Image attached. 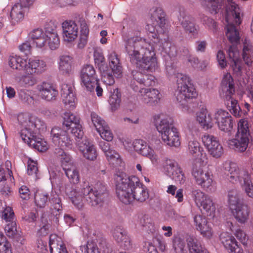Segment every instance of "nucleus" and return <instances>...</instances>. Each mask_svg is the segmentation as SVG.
Instances as JSON below:
<instances>
[{
    "label": "nucleus",
    "instance_id": "42",
    "mask_svg": "<svg viewBox=\"0 0 253 253\" xmlns=\"http://www.w3.org/2000/svg\"><path fill=\"white\" fill-rule=\"evenodd\" d=\"M72 58L71 56L67 55H62L60 57L59 63V70L63 74H69L72 71Z\"/></svg>",
    "mask_w": 253,
    "mask_h": 253
},
{
    "label": "nucleus",
    "instance_id": "2",
    "mask_svg": "<svg viewBox=\"0 0 253 253\" xmlns=\"http://www.w3.org/2000/svg\"><path fill=\"white\" fill-rule=\"evenodd\" d=\"M116 192L119 199L126 205L134 200L143 203L148 199L149 195L147 188L135 176H127L123 174L115 177Z\"/></svg>",
    "mask_w": 253,
    "mask_h": 253
},
{
    "label": "nucleus",
    "instance_id": "54",
    "mask_svg": "<svg viewBox=\"0 0 253 253\" xmlns=\"http://www.w3.org/2000/svg\"><path fill=\"white\" fill-rule=\"evenodd\" d=\"M199 207H202L207 212H210V215H211V212L215 210V205L212 200L208 195L206 196L204 200H203L202 203L199 204Z\"/></svg>",
    "mask_w": 253,
    "mask_h": 253
},
{
    "label": "nucleus",
    "instance_id": "25",
    "mask_svg": "<svg viewBox=\"0 0 253 253\" xmlns=\"http://www.w3.org/2000/svg\"><path fill=\"white\" fill-rule=\"evenodd\" d=\"M220 239L224 248L229 253H243L241 246L238 244L232 235L227 232L222 233L220 235Z\"/></svg>",
    "mask_w": 253,
    "mask_h": 253
},
{
    "label": "nucleus",
    "instance_id": "35",
    "mask_svg": "<svg viewBox=\"0 0 253 253\" xmlns=\"http://www.w3.org/2000/svg\"><path fill=\"white\" fill-rule=\"evenodd\" d=\"M4 231L7 236L16 240L21 244H23L24 239L18 232L15 222H7L4 227Z\"/></svg>",
    "mask_w": 253,
    "mask_h": 253
},
{
    "label": "nucleus",
    "instance_id": "40",
    "mask_svg": "<svg viewBox=\"0 0 253 253\" xmlns=\"http://www.w3.org/2000/svg\"><path fill=\"white\" fill-rule=\"evenodd\" d=\"M63 169L71 183L76 184L79 182V173L77 168L73 164L68 166H64Z\"/></svg>",
    "mask_w": 253,
    "mask_h": 253
},
{
    "label": "nucleus",
    "instance_id": "27",
    "mask_svg": "<svg viewBox=\"0 0 253 253\" xmlns=\"http://www.w3.org/2000/svg\"><path fill=\"white\" fill-rule=\"evenodd\" d=\"M193 219L196 229L200 231L204 237L208 238L211 237L212 230L206 217L201 214H196L194 216Z\"/></svg>",
    "mask_w": 253,
    "mask_h": 253
},
{
    "label": "nucleus",
    "instance_id": "3",
    "mask_svg": "<svg viewBox=\"0 0 253 253\" xmlns=\"http://www.w3.org/2000/svg\"><path fill=\"white\" fill-rule=\"evenodd\" d=\"M65 192L78 209L83 207V198L90 206L95 207L101 203L107 196L106 187L102 183L97 184L94 188L88 185L84 187L81 191L82 195L75 189L70 190L67 188Z\"/></svg>",
    "mask_w": 253,
    "mask_h": 253
},
{
    "label": "nucleus",
    "instance_id": "15",
    "mask_svg": "<svg viewBox=\"0 0 253 253\" xmlns=\"http://www.w3.org/2000/svg\"><path fill=\"white\" fill-rule=\"evenodd\" d=\"M179 13V20L185 32L190 34L194 38H197L198 34L199 26L195 23L194 18L190 15L184 8H180Z\"/></svg>",
    "mask_w": 253,
    "mask_h": 253
},
{
    "label": "nucleus",
    "instance_id": "21",
    "mask_svg": "<svg viewBox=\"0 0 253 253\" xmlns=\"http://www.w3.org/2000/svg\"><path fill=\"white\" fill-rule=\"evenodd\" d=\"M132 145L138 154L149 158L154 164L158 163L157 155L146 141L142 139H136L133 141Z\"/></svg>",
    "mask_w": 253,
    "mask_h": 253
},
{
    "label": "nucleus",
    "instance_id": "62",
    "mask_svg": "<svg viewBox=\"0 0 253 253\" xmlns=\"http://www.w3.org/2000/svg\"><path fill=\"white\" fill-rule=\"evenodd\" d=\"M94 240H95L96 243H98L100 250H102L104 253H110L111 252V249L109 248L106 240L101 235H98Z\"/></svg>",
    "mask_w": 253,
    "mask_h": 253
},
{
    "label": "nucleus",
    "instance_id": "13",
    "mask_svg": "<svg viewBox=\"0 0 253 253\" xmlns=\"http://www.w3.org/2000/svg\"><path fill=\"white\" fill-rule=\"evenodd\" d=\"M20 134L25 143L38 151L43 152L48 149L47 142L36 135L34 131H28L26 129L20 131Z\"/></svg>",
    "mask_w": 253,
    "mask_h": 253
},
{
    "label": "nucleus",
    "instance_id": "50",
    "mask_svg": "<svg viewBox=\"0 0 253 253\" xmlns=\"http://www.w3.org/2000/svg\"><path fill=\"white\" fill-rule=\"evenodd\" d=\"M80 250L84 253H100L94 239L88 241L85 245L81 246Z\"/></svg>",
    "mask_w": 253,
    "mask_h": 253
},
{
    "label": "nucleus",
    "instance_id": "30",
    "mask_svg": "<svg viewBox=\"0 0 253 253\" xmlns=\"http://www.w3.org/2000/svg\"><path fill=\"white\" fill-rule=\"evenodd\" d=\"M63 37L68 42L74 41L78 35V27L75 22L65 21L62 23Z\"/></svg>",
    "mask_w": 253,
    "mask_h": 253
},
{
    "label": "nucleus",
    "instance_id": "59",
    "mask_svg": "<svg viewBox=\"0 0 253 253\" xmlns=\"http://www.w3.org/2000/svg\"><path fill=\"white\" fill-rule=\"evenodd\" d=\"M91 118L92 122L97 131L100 130L104 126L107 125L104 120L102 119L100 117L98 116V115L95 113H92L91 114Z\"/></svg>",
    "mask_w": 253,
    "mask_h": 253
},
{
    "label": "nucleus",
    "instance_id": "47",
    "mask_svg": "<svg viewBox=\"0 0 253 253\" xmlns=\"http://www.w3.org/2000/svg\"><path fill=\"white\" fill-rule=\"evenodd\" d=\"M64 148H56L54 150V154L56 157L60 160L61 166L64 168V166L72 165L70 156L65 152Z\"/></svg>",
    "mask_w": 253,
    "mask_h": 253
},
{
    "label": "nucleus",
    "instance_id": "17",
    "mask_svg": "<svg viewBox=\"0 0 253 253\" xmlns=\"http://www.w3.org/2000/svg\"><path fill=\"white\" fill-rule=\"evenodd\" d=\"M214 119L220 130L230 133L233 122L228 112L222 109H217L214 114Z\"/></svg>",
    "mask_w": 253,
    "mask_h": 253
},
{
    "label": "nucleus",
    "instance_id": "46",
    "mask_svg": "<svg viewBox=\"0 0 253 253\" xmlns=\"http://www.w3.org/2000/svg\"><path fill=\"white\" fill-rule=\"evenodd\" d=\"M163 49L165 51L166 53L170 57H174L177 54V48L176 46L172 44L169 40V37L167 36L164 40V42H162Z\"/></svg>",
    "mask_w": 253,
    "mask_h": 253
},
{
    "label": "nucleus",
    "instance_id": "61",
    "mask_svg": "<svg viewBox=\"0 0 253 253\" xmlns=\"http://www.w3.org/2000/svg\"><path fill=\"white\" fill-rule=\"evenodd\" d=\"M206 196L207 195L200 189H194L192 191V198L197 206H199V204L202 203Z\"/></svg>",
    "mask_w": 253,
    "mask_h": 253
},
{
    "label": "nucleus",
    "instance_id": "19",
    "mask_svg": "<svg viewBox=\"0 0 253 253\" xmlns=\"http://www.w3.org/2000/svg\"><path fill=\"white\" fill-rule=\"evenodd\" d=\"M132 75L133 79L131 81L130 86L136 92L141 88L136 83L146 86H152L155 83V77L151 75L144 74L140 71H133Z\"/></svg>",
    "mask_w": 253,
    "mask_h": 253
},
{
    "label": "nucleus",
    "instance_id": "18",
    "mask_svg": "<svg viewBox=\"0 0 253 253\" xmlns=\"http://www.w3.org/2000/svg\"><path fill=\"white\" fill-rule=\"evenodd\" d=\"M138 92L140 100L148 106H155L160 101L161 95L156 88H141Z\"/></svg>",
    "mask_w": 253,
    "mask_h": 253
},
{
    "label": "nucleus",
    "instance_id": "39",
    "mask_svg": "<svg viewBox=\"0 0 253 253\" xmlns=\"http://www.w3.org/2000/svg\"><path fill=\"white\" fill-rule=\"evenodd\" d=\"M31 131L36 132V135L46 130V126L44 122L41 119L34 116H31L29 121Z\"/></svg>",
    "mask_w": 253,
    "mask_h": 253
},
{
    "label": "nucleus",
    "instance_id": "14",
    "mask_svg": "<svg viewBox=\"0 0 253 253\" xmlns=\"http://www.w3.org/2000/svg\"><path fill=\"white\" fill-rule=\"evenodd\" d=\"M82 86L88 91L94 90L95 85L97 84V76L92 65H84L81 72Z\"/></svg>",
    "mask_w": 253,
    "mask_h": 253
},
{
    "label": "nucleus",
    "instance_id": "45",
    "mask_svg": "<svg viewBox=\"0 0 253 253\" xmlns=\"http://www.w3.org/2000/svg\"><path fill=\"white\" fill-rule=\"evenodd\" d=\"M121 102V93L118 88L114 89L109 99L112 111H115L118 109Z\"/></svg>",
    "mask_w": 253,
    "mask_h": 253
},
{
    "label": "nucleus",
    "instance_id": "22",
    "mask_svg": "<svg viewBox=\"0 0 253 253\" xmlns=\"http://www.w3.org/2000/svg\"><path fill=\"white\" fill-rule=\"evenodd\" d=\"M165 173L173 180L180 184H183L185 181V176L181 168L178 164L173 161L168 160L164 167Z\"/></svg>",
    "mask_w": 253,
    "mask_h": 253
},
{
    "label": "nucleus",
    "instance_id": "29",
    "mask_svg": "<svg viewBox=\"0 0 253 253\" xmlns=\"http://www.w3.org/2000/svg\"><path fill=\"white\" fill-rule=\"evenodd\" d=\"M38 89L40 96L47 101L55 100L58 94V90L51 84L46 82L38 85Z\"/></svg>",
    "mask_w": 253,
    "mask_h": 253
},
{
    "label": "nucleus",
    "instance_id": "1",
    "mask_svg": "<svg viewBox=\"0 0 253 253\" xmlns=\"http://www.w3.org/2000/svg\"><path fill=\"white\" fill-rule=\"evenodd\" d=\"M130 62L141 71H155L157 66L153 46L145 39L132 37L124 40Z\"/></svg>",
    "mask_w": 253,
    "mask_h": 253
},
{
    "label": "nucleus",
    "instance_id": "52",
    "mask_svg": "<svg viewBox=\"0 0 253 253\" xmlns=\"http://www.w3.org/2000/svg\"><path fill=\"white\" fill-rule=\"evenodd\" d=\"M140 224L148 232H152L155 230L152 219L148 215L145 214L142 216L140 219Z\"/></svg>",
    "mask_w": 253,
    "mask_h": 253
},
{
    "label": "nucleus",
    "instance_id": "49",
    "mask_svg": "<svg viewBox=\"0 0 253 253\" xmlns=\"http://www.w3.org/2000/svg\"><path fill=\"white\" fill-rule=\"evenodd\" d=\"M252 177L253 175L249 174L240 184L247 195L253 199V184L251 180Z\"/></svg>",
    "mask_w": 253,
    "mask_h": 253
},
{
    "label": "nucleus",
    "instance_id": "41",
    "mask_svg": "<svg viewBox=\"0 0 253 253\" xmlns=\"http://www.w3.org/2000/svg\"><path fill=\"white\" fill-rule=\"evenodd\" d=\"M201 4L207 8L211 13L217 12L221 8L223 0H201Z\"/></svg>",
    "mask_w": 253,
    "mask_h": 253
},
{
    "label": "nucleus",
    "instance_id": "43",
    "mask_svg": "<svg viewBox=\"0 0 253 253\" xmlns=\"http://www.w3.org/2000/svg\"><path fill=\"white\" fill-rule=\"evenodd\" d=\"M187 245L190 253H209L206 249L203 248L197 239L189 237L187 239Z\"/></svg>",
    "mask_w": 253,
    "mask_h": 253
},
{
    "label": "nucleus",
    "instance_id": "6",
    "mask_svg": "<svg viewBox=\"0 0 253 253\" xmlns=\"http://www.w3.org/2000/svg\"><path fill=\"white\" fill-rule=\"evenodd\" d=\"M226 14L225 20L227 23L226 26V36L231 43H237L240 40L239 31L233 23L239 25L242 23V10L239 5L233 0H227Z\"/></svg>",
    "mask_w": 253,
    "mask_h": 253
},
{
    "label": "nucleus",
    "instance_id": "31",
    "mask_svg": "<svg viewBox=\"0 0 253 253\" xmlns=\"http://www.w3.org/2000/svg\"><path fill=\"white\" fill-rule=\"evenodd\" d=\"M150 18L153 24L163 28L166 23L165 13L160 7H153L150 10Z\"/></svg>",
    "mask_w": 253,
    "mask_h": 253
},
{
    "label": "nucleus",
    "instance_id": "33",
    "mask_svg": "<svg viewBox=\"0 0 253 253\" xmlns=\"http://www.w3.org/2000/svg\"><path fill=\"white\" fill-rule=\"evenodd\" d=\"M29 37L38 48L44 47L46 43L45 30L44 32L42 29H34L30 33Z\"/></svg>",
    "mask_w": 253,
    "mask_h": 253
},
{
    "label": "nucleus",
    "instance_id": "63",
    "mask_svg": "<svg viewBox=\"0 0 253 253\" xmlns=\"http://www.w3.org/2000/svg\"><path fill=\"white\" fill-rule=\"evenodd\" d=\"M202 18L203 24L209 30L215 31L217 29V23L212 18L203 15Z\"/></svg>",
    "mask_w": 253,
    "mask_h": 253
},
{
    "label": "nucleus",
    "instance_id": "58",
    "mask_svg": "<svg viewBox=\"0 0 253 253\" xmlns=\"http://www.w3.org/2000/svg\"><path fill=\"white\" fill-rule=\"evenodd\" d=\"M100 136L107 141H111L113 138V135L107 125L104 126L100 130H97Z\"/></svg>",
    "mask_w": 253,
    "mask_h": 253
},
{
    "label": "nucleus",
    "instance_id": "37",
    "mask_svg": "<svg viewBox=\"0 0 253 253\" xmlns=\"http://www.w3.org/2000/svg\"><path fill=\"white\" fill-rule=\"evenodd\" d=\"M109 66L112 69L114 74L119 77L122 73V66L118 55L114 52L110 53L109 56Z\"/></svg>",
    "mask_w": 253,
    "mask_h": 253
},
{
    "label": "nucleus",
    "instance_id": "5",
    "mask_svg": "<svg viewBox=\"0 0 253 253\" xmlns=\"http://www.w3.org/2000/svg\"><path fill=\"white\" fill-rule=\"evenodd\" d=\"M8 65L13 70L30 75H40L46 69V64L42 60L36 58L25 59L16 55L9 57Z\"/></svg>",
    "mask_w": 253,
    "mask_h": 253
},
{
    "label": "nucleus",
    "instance_id": "48",
    "mask_svg": "<svg viewBox=\"0 0 253 253\" xmlns=\"http://www.w3.org/2000/svg\"><path fill=\"white\" fill-rule=\"evenodd\" d=\"M172 244L176 253H185L186 252L185 241L179 236L174 235L173 236Z\"/></svg>",
    "mask_w": 253,
    "mask_h": 253
},
{
    "label": "nucleus",
    "instance_id": "53",
    "mask_svg": "<svg viewBox=\"0 0 253 253\" xmlns=\"http://www.w3.org/2000/svg\"><path fill=\"white\" fill-rule=\"evenodd\" d=\"M72 129L71 132L76 139L77 144L78 145V142L81 143L84 138V132L82 125L80 123L77 124L70 127Z\"/></svg>",
    "mask_w": 253,
    "mask_h": 253
},
{
    "label": "nucleus",
    "instance_id": "55",
    "mask_svg": "<svg viewBox=\"0 0 253 253\" xmlns=\"http://www.w3.org/2000/svg\"><path fill=\"white\" fill-rule=\"evenodd\" d=\"M167 192L172 196L175 195L177 202L181 203L183 201V190L181 188L177 190V187L175 185H170L168 187Z\"/></svg>",
    "mask_w": 253,
    "mask_h": 253
},
{
    "label": "nucleus",
    "instance_id": "60",
    "mask_svg": "<svg viewBox=\"0 0 253 253\" xmlns=\"http://www.w3.org/2000/svg\"><path fill=\"white\" fill-rule=\"evenodd\" d=\"M202 147L200 146V143L197 140H191L188 143V149L189 153L192 155L198 156L199 154L200 153L201 149Z\"/></svg>",
    "mask_w": 253,
    "mask_h": 253
},
{
    "label": "nucleus",
    "instance_id": "64",
    "mask_svg": "<svg viewBox=\"0 0 253 253\" xmlns=\"http://www.w3.org/2000/svg\"><path fill=\"white\" fill-rule=\"evenodd\" d=\"M105 155L107 160L110 163H114L115 162L121 161L119 154L114 150L111 149Z\"/></svg>",
    "mask_w": 253,
    "mask_h": 253
},
{
    "label": "nucleus",
    "instance_id": "23",
    "mask_svg": "<svg viewBox=\"0 0 253 253\" xmlns=\"http://www.w3.org/2000/svg\"><path fill=\"white\" fill-rule=\"evenodd\" d=\"M46 43L51 50H55L59 47L60 40L54 23L49 22L44 27Z\"/></svg>",
    "mask_w": 253,
    "mask_h": 253
},
{
    "label": "nucleus",
    "instance_id": "51",
    "mask_svg": "<svg viewBox=\"0 0 253 253\" xmlns=\"http://www.w3.org/2000/svg\"><path fill=\"white\" fill-rule=\"evenodd\" d=\"M228 202L230 209L241 204L240 203L239 192L237 189H231L228 191Z\"/></svg>",
    "mask_w": 253,
    "mask_h": 253
},
{
    "label": "nucleus",
    "instance_id": "9",
    "mask_svg": "<svg viewBox=\"0 0 253 253\" xmlns=\"http://www.w3.org/2000/svg\"><path fill=\"white\" fill-rule=\"evenodd\" d=\"M35 202L37 206L40 208H44L49 202L51 214L54 216L55 221H58L62 211V204L57 193L52 191L49 197L47 193L37 192L35 195Z\"/></svg>",
    "mask_w": 253,
    "mask_h": 253
},
{
    "label": "nucleus",
    "instance_id": "34",
    "mask_svg": "<svg viewBox=\"0 0 253 253\" xmlns=\"http://www.w3.org/2000/svg\"><path fill=\"white\" fill-rule=\"evenodd\" d=\"M197 121L204 128L208 129L212 126V119L207 109L202 108L197 113Z\"/></svg>",
    "mask_w": 253,
    "mask_h": 253
},
{
    "label": "nucleus",
    "instance_id": "20",
    "mask_svg": "<svg viewBox=\"0 0 253 253\" xmlns=\"http://www.w3.org/2000/svg\"><path fill=\"white\" fill-rule=\"evenodd\" d=\"M51 136L53 142L60 148L70 147L72 144L68 133L66 130H64L58 127H54L51 130Z\"/></svg>",
    "mask_w": 253,
    "mask_h": 253
},
{
    "label": "nucleus",
    "instance_id": "11",
    "mask_svg": "<svg viewBox=\"0 0 253 253\" xmlns=\"http://www.w3.org/2000/svg\"><path fill=\"white\" fill-rule=\"evenodd\" d=\"M177 90L176 99L181 105H185L187 100L195 98L197 93L190 84L189 78L181 73L176 74Z\"/></svg>",
    "mask_w": 253,
    "mask_h": 253
},
{
    "label": "nucleus",
    "instance_id": "56",
    "mask_svg": "<svg viewBox=\"0 0 253 253\" xmlns=\"http://www.w3.org/2000/svg\"><path fill=\"white\" fill-rule=\"evenodd\" d=\"M31 119V117H29L27 114L24 113H20L17 116L18 121L20 125L23 126L21 131L24 129H27L28 131H31L30 128V125L29 121Z\"/></svg>",
    "mask_w": 253,
    "mask_h": 253
},
{
    "label": "nucleus",
    "instance_id": "57",
    "mask_svg": "<svg viewBox=\"0 0 253 253\" xmlns=\"http://www.w3.org/2000/svg\"><path fill=\"white\" fill-rule=\"evenodd\" d=\"M20 84L25 87L33 86L37 83L36 79L32 75L25 74L20 79Z\"/></svg>",
    "mask_w": 253,
    "mask_h": 253
},
{
    "label": "nucleus",
    "instance_id": "38",
    "mask_svg": "<svg viewBox=\"0 0 253 253\" xmlns=\"http://www.w3.org/2000/svg\"><path fill=\"white\" fill-rule=\"evenodd\" d=\"M242 58L245 64L248 67H251L253 64V46L247 42H244Z\"/></svg>",
    "mask_w": 253,
    "mask_h": 253
},
{
    "label": "nucleus",
    "instance_id": "28",
    "mask_svg": "<svg viewBox=\"0 0 253 253\" xmlns=\"http://www.w3.org/2000/svg\"><path fill=\"white\" fill-rule=\"evenodd\" d=\"M78 146L85 158L90 161L96 160L97 156L96 149L90 141L84 138L81 143L78 142Z\"/></svg>",
    "mask_w": 253,
    "mask_h": 253
},
{
    "label": "nucleus",
    "instance_id": "4",
    "mask_svg": "<svg viewBox=\"0 0 253 253\" xmlns=\"http://www.w3.org/2000/svg\"><path fill=\"white\" fill-rule=\"evenodd\" d=\"M162 117H163L162 115H155L154 120L163 142L171 147H179L181 143L180 135L177 129L173 126V119L168 116Z\"/></svg>",
    "mask_w": 253,
    "mask_h": 253
},
{
    "label": "nucleus",
    "instance_id": "16",
    "mask_svg": "<svg viewBox=\"0 0 253 253\" xmlns=\"http://www.w3.org/2000/svg\"><path fill=\"white\" fill-rule=\"evenodd\" d=\"M202 140L209 154L212 157L218 158L223 154V147L216 137L205 134L202 137Z\"/></svg>",
    "mask_w": 253,
    "mask_h": 253
},
{
    "label": "nucleus",
    "instance_id": "26",
    "mask_svg": "<svg viewBox=\"0 0 253 253\" xmlns=\"http://www.w3.org/2000/svg\"><path fill=\"white\" fill-rule=\"evenodd\" d=\"M113 236L120 247L124 250H130L132 248L131 240L127 232L119 227L115 228Z\"/></svg>",
    "mask_w": 253,
    "mask_h": 253
},
{
    "label": "nucleus",
    "instance_id": "32",
    "mask_svg": "<svg viewBox=\"0 0 253 253\" xmlns=\"http://www.w3.org/2000/svg\"><path fill=\"white\" fill-rule=\"evenodd\" d=\"M231 209L235 218L238 222L244 223L247 221L250 212L249 207L247 205L242 203Z\"/></svg>",
    "mask_w": 253,
    "mask_h": 253
},
{
    "label": "nucleus",
    "instance_id": "7",
    "mask_svg": "<svg viewBox=\"0 0 253 253\" xmlns=\"http://www.w3.org/2000/svg\"><path fill=\"white\" fill-rule=\"evenodd\" d=\"M235 88L233 78L230 73L224 75L221 83L220 95L228 109L236 117H241L242 112L238 101L233 97Z\"/></svg>",
    "mask_w": 253,
    "mask_h": 253
},
{
    "label": "nucleus",
    "instance_id": "12",
    "mask_svg": "<svg viewBox=\"0 0 253 253\" xmlns=\"http://www.w3.org/2000/svg\"><path fill=\"white\" fill-rule=\"evenodd\" d=\"M224 173L230 182L240 183L249 174L253 175V165L247 169H239L237 166L231 162H225L223 166Z\"/></svg>",
    "mask_w": 253,
    "mask_h": 253
},
{
    "label": "nucleus",
    "instance_id": "10",
    "mask_svg": "<svg viewBox=\"0 0 253 253\" xmlns=\"http://www.w3.org/2000/svg\"><path fill=\"white\" fill-rule=\"evenodd\" d=\"M201 161L196 160L192 166L191 175L195 183L204 190H211L213 184V175L211 171L205 170Z\"/></svg>",
    "mask_w": 253,
    "mask_h": 253
},
{
    "label": "nucleus",
    "instance_id": "44",
    "mask_svg": "<svg viewBox=\"0 0 253 253\" xmlns=\"http://www.w3.org/2000/svg\"><path fill=\"white\" fill-rule=\"evenodd\" d=\"M63 119V125L67 129H70V127L80 122V118L70 112L65 113Z\"/></svg>",
    "mask_w": 253,
    "mask_h": 253
},
{
    "label": "nucleus",
    "instance_id": "24",
    "mask_svg": "<svg viewBox=\"0 0 253 253\" xmlns=\"http://www.w3.org/2000/svg\"><path fill=\"white\" fill-rule=\"evenodd\" d=\"M73 86L69 84H63L61 86L62 101L67 109L73 110L76 107V98L73 92Z\"/></svg>",
    "mask_w": 253,
    "mask_h": 253
},
{
    "label": "nucleus",
    "instance_id": "8",
    "mask_svg": "<svg viewBox=\"0 0 253 253\" xmlns=\"http://www.w3.org/2000/svg\"><path fill=\"white\" fill-rule=\"evenodd\" d=\"M249 136L248 122L245 119H241L238 124V130L234 138L228 141L229 147L238 153L245 152L249 145Z\"/></svg>",
    "mask_w": 253,
    "mask_h": 253
},
{
    "label": "nucleus",
    "instance_id": "36",
    "mask_svg": "<svg viewBox=\"0 0 253 253\" xmlns=\"http://www.w3.org/2000/svg\"><path fill=\"white\" fill-rule=\"evenodd\" d=\"M26 8L20 3H16L12 7L10 12L12 22L15 24L22 20L24 17Z\"/></svg>",
    "mask_w": 253,
    "mask_h": 253
}]
</instances>
